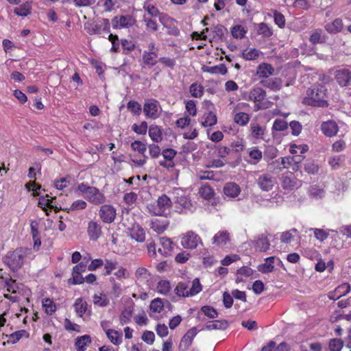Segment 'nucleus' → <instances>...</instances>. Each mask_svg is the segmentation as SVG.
Wrapping results in <instances>:
<instances>
[{
    "instance_id": "47",
    "label": "nucleus",
    "mask_w": 351,
    "mask_h": 351,
    "mask_svg": "<svg viewBox=\"0 0 351 351\" xmlns=\"http://www.w3.org/2000/svg\"><path fill=\"white\" fill-rule=\"evenodd\" d=\"M257 33L263 37H270L273 34L272 29L265 23L258 24Z\"/></svg>"
},
{
    "instance_id": "38",
    "label": "nucleus",
    "mask_w": 351,
    "mask_h": 351,
    "mask_svg": "<svg viewBox=\"0 0 351 351\" xmlns=\"http://www.w3.org/2000/svg\"><path fill=\"white\" fill-rule=\"evenodd\" d=\"M199 194L204 199L209 200L213 197L215 191L210 186L204 184L199 188Z\"/></svg>"
},
{
    "instance_id": "52",
    "label": "nucleus",
    "mask_w": 351,
    "mask_h": 351,
    "mask_svg": "<svg viewBox=\"0 0 351 351\" xmlns=\"http://www.w3.org/2000/svg\"><path fill=\"white\" fill-rule=\"evenodd\" d=\"M84 29L86 32L90 34H100L101 32V25L95 23H86L84 25Z\"/></svg>"
},
{
    "instance_id": "2",
    "label": "nucleus",
    "mask_w": 351,
    "mask_h": 351,
    "mask_svg": "<svg viewBox=\"0 0 351 351\" xmlns=\"http://www.w3.org/2000/svg\"><path fill=\"white\" fill-rule=\"evenodd\" d=\"M173 202L166 194L158 196L157 199L147 205L148 213L154 216L167 217L171 213Z\"/></svg>"
},
{
    "instance_id": "39",
    "label": "nucleus",
    "mask_w": 351,
    "mask_h": 351,
    "mask_svg": "<svg viewBox=\"0 0 351 351\" xmlns=\"http://www.w3.org/2000/svg\"><path fill=\"white\" fill-rule=\"evenodd\" d=\"M322 30L320 29H317L312 32L309 38L310 42L313 45L324 43L326 41V37L324 35H322Z\"/></svg>"
},
{
    "instance_id": "53",
    "label": "nucleus",
    "mask_w": 351,
    "mask_h": 351,
    "mask_svg": "<svg viewBox=\"0 0 351 351\" xmlns=\"http://www.w3.org/2000/svg\"><path fill=\"white\" fill-rule=\"evenodd\" d=\"M82 274V273L73 270L72 278L69 279V283L73 285H80L85 282L84 277H83Z\"/></svg>"
},
{
    "instance_id": "43",
    "label": "nucleus",
    "mask_w": 351,
    "mask_h": 351,
    "mask_svg": "<svg viewBox=\"0 0 351 351\" xmlns=\"http://www.w3.org/2000/svg\"><path fill=\"white\" fill-rule=\"evenodd\" d=\"M217 123V117L212 112H209L204 114V121H201V124L203 127H211Z\"/></svg>"
},
{
    "instance_id": "20",
    "label": "nucleus",
    "mask_w": 351,
    "mask_h": 351,
    "mask_svg": "<svg viewBox=\"0 0 351 351\" xmlns=\"http://www.w3.org/2000/svg\"><path fill=\"white\" fill-rule=\"evenodd\" d=\"M130 237L138 243L145 241V230L140 225H133L129 230Z\"/></svg>"
},
{
    "instance_id": "27",
    "label": "nucleus",
    "mask_w": 351,
    "mask_h": 351,
    "mask_svg": "<svg viewBox=\"0 0 351 351\" xmlns=\"http://www.w3.org/2000/svg\"><path fill=\"white\" fill-rule=\"evenodd\" d=\"M297 180V178L293 173L289 176H284L282 178V187L284 189L292 190L296 186Z\"/></svg>"
},
{
    "instance_id": "42",
    "label": "nucleus",
    "mask_w": 351,
    "mask_h": 351,
    "mask_svg": "<svg viewBox=\"0 0 351 351\" xmlns=\"http://www.w3.org/2000/svg\"><path fill=\"white\" fill-rule=\"evenodd\" d=\"M276 163L279 165V170L281 171L283 169H291L293 167V159L291 156L282 157L278 160H276Z\"/></svg>"
},
{
    "instance_id": "10",
    "label": "nucleus",
    "mask_w": 351,
    "mask_h": 351,
    "mask_svg": "<svg viewBox=\"0 0 351 351\" xmlns=\"http://www.w3.org/2000/svg\"><path fill=\"white\" fill-rule=\"evenodd\" d=\"M143 9L148 14V18H156L158 17L160 22L165 26V24L170 19L162 12H160L157 7L149 3H145L143 5Z\"/></svg>"
},
{
    "instance_id": "23",
    "label": "nucleus",
    "mask_w": 351,
    "mask_h": 351,
    "mask_svg": "<svg viewBox=\"0 0 351 351\" xmlns=\"http://www.w3.org/2000/svg\"><path fill=\"white\" fill-rule=\"evenodd\" d=\"M343 27V23L342 19L337 18L333 21L326 23L324 28L328 33L336 34L341 32Z\"/></svg>"
},
{
    "instance_id": "41",
    "label": "nucleus",
    "mask_w": 351,
    "mask_h": 351,
    "mask_svg": "<svg viewBox=\"0 0 351 351\" xmlns=\"http://www.w3.org/2000/svg\"><path fill=\"white\" fill-rule=\"evenodd\" d=\"M87 303L82 298H77L74 304L76 313L79 317H82L87 311Z\"/></svg>"
},
{
    "instance_id": "6",
    "label": "nucleus",
    "mask_w": 351,
    "mask_h": 351,
    "mask_svg": "<svg viewBox=\"0 0 351 351\" xmlns=\"http://www.w3.org/2000/svg\"><path fill=\"white\" fill-rule=\"evenodd\" d=\"M158 49L156 47L155 43H150L148 45V50L144 51L143 53L142 60L143 63L149 67L155 66L158 62Z\"/></svg>"
},
{
    "instance_id": "49",
    "label": "nucleus",
    "mask_w": 351,
    "mask_h": 351,
    "mask_svg": "<svg viewBox=\"0 0 351 351\" xmlns=\"http://www.w3.org/2000/svg\"><path fill=\"white\" fill-rule=\"evenodd\" d=\"M23 336L29 337V333L25 330H21L8 335V343H16Z\"/></svg>"
},
{
    "instance_id": "8",
    "label": "nucleus",
    "mask_w": 351,
    "mask_h": 351,
    "mask_svg": "<svg viewBox=\"0 0 351 351\" xmlns=\"http://www.w3.org/2000/svg\"><path fill=\"white\" fill-rule=\"evenodd\" d=\"M265 128L256 119H253L249 126V138L257 141L263 139Z\"/></svg>"
},
{
    "instance_id": "14",
    "label": "nucleus",
    "mask_w": 351,
    "mask_h": 351,
    "mask_svg": "<svg viewBox=\"0 0 351 351\" xmlns=\"http://www.w3.org/2000/svg\"><path fill=\"white\" fill-rule=\"evenodd\" d=\"M136 281L142 284L152 283L153 275L151 272L144 267H138L134 273Z\"/></svg>"
},
{
    "instance_id": "18",
    "label": "nucleus",
    "mask_w": 351,
    "mask_h": 351,
    "mask_svg": "<svg viewBox=\"0 0 351 351\" xmlns=\"http://www.w3.org/2000/svg\"><path fill=\"white\" fill-rule=\"evenodd\" d=\"M202 287H175L174 292L179 297L193 296L202 291Z\"/></svg>"
},
{
    "instance_id": "17",
    "label": "nucleus",
    "mask_w": 351,
    "mask_h": 351,
    "mask_svg": "<svg viewBox=\"0 0 351 351\" xmlns=\"http://www.w3.org/2000/svg\"><path fill=\"white\" fill-rule=\"evenodd\" d=\"M257 184L263 191H269L273 189L275 179L270 174L264 173L258 177Z\"/></svg>"
},
{
    "instance_id": "60",
    "label": "nucleus",
    "mask_w": 351,
    "mask_h": 351,
    "mask_svg": "<svg viewBox=\"0 0 351 351\" xmlns=\"http://www.w3.org/2000/svg\"><path fill=\"white\" fill-rule=\"evenodd\" d=\"M106 335L110 341L114 345H119L121 343V337L119 336L117 331L109 329L106 330Z\"/></svg>"
},
{
    "instance_id": "9",
    "label": "nucleus",
    "mask_w": 351,
    "mask_h": 351,
    "mask_svg": "<svg viewBox=\"0 0 351 351\" xmlns=\"http://www.w3.org/2000/svg\"><path fill=\"white\" fill-rule=\"evenodd\" d=\"M199 242L201 238L193 231H188L181 239V245L186 249H195Z\"/></svg>"
},
{
    "instance_id": "29",
    "label": "nucleus",
    "mask_w": 351,
    "mask_h": 351,
    "mask_svg": "<svg viewBox=\"0 0 351 351\" xmlns=\"http://www.w3.org/2000/svg\"><path fill=\"white\" fill-rule=\"evenodd\" d=\"M254 247L256 250L259 252H266L269 249L270 243L267 237L262 234L255 241Z\"/></svg>"
},
{
    "instance_id": "44",
    "label": "nucleus",
    "mask_w": 351,
    "mask_h": 351,
    "mask_svg": "<svg viewBox=\"0 0 351 351\" xmlns=\"http://www.w3.org/2000/svg\"><path fill=\"white\" fill-rule=\"evenodd\" d=\"M185 109L184 115L195 117L197 114L196 101L194 100L186 101Z\"/></svg>"
},
{
    "instance_id": "35",
    "label": "nucleus",
    "mask_w": 351,
    "mask_h": 351,
    "mask_svg": "<svg viewBox=\"0 0 351 351\" xmlns=\"http://www.w3.org/2000/svg\"><path fill=\"white\" fill-rule=\"evenodd\" d=\"M32 5L26 2L14 9V13L19 16H27L31 13Z\"/></svg>"
},
{
    "instance_id": "58",
    "label": "nucleus",
    "mask_w": 351,
    "mask_h": 351,
    "mask_svg": "<svg viewBox=\"0 0 351 351\" xmlns=\"http://www.w3.org/2000/svg\"><path fill=\"white\" fill-rule=\"evenodd\" d=\"M232 35L236 38H243L245 37L246 31L242 25H235L232 28Z\"/></svg>"
},
{
    "instance_id": "15",
    "label": "nucleus",
    "mask_w": 351,
    "mask_h": 351,
    "mask_svg": "<svg viewBox=\"0 0 351 351\" xmlns=\"http://www.w3.org/2000/svg\"><path fill=\"white\" fill-rule=\"evenodd\" d=\"M84 197L91 204L99 205L104 203L106 200L104 195L99 191L96 187L90 189V191L87 195H84Z\"/></svg>"
},
{
    "instance_id": "3",
    "label": "nucleus",
    "mask_w": 351,
    "mask_h": 351,
    "mask_svg": "<svg viewBox=\"0 0 351 351\" xmlns=\"http://www.w3.org/2000/svg\"><path fill=\"white\" fill-rule=\"evenodd\" d=\"M31 252V249L18 247L8 252L3 258V261L12 271H17L24 265L25 258Z\"/></svg>"
},
{
    "instance_id": "19",
    "label": "nucleus",
    "mask_w": 351,
    "mask_h": 351,
    "mask_svg": "<svg viewBox=\"0 0 351 351\" xmlns=\"http://www.w3.org/2000/svg\"><path fill=\"white\" fill-rule=\"evenodd\" d=\"M321 130L325 136L332 137L337 134L339 127L335 121H328L322 123Z\"/></svg>"
},
{
    "instance_id": "55",
    "label": "nucleus",
    "mask_w": 351,
    "mask_h": 351,
    "mask_svg": "<svg viewBox=\"0 0 351 351\" xmlns=\"http://www.w3.org/2000/svg\"><path fill=\"white\" fill-rule=\"evenodd\" d=\"M259 53L260 51L256 49H250L248 51H243L242 57L246 60H254L258 57Z\"/></svg>"
},
{
    "instance_id": "13",
    "label": "nucleus",
    "mask_w": 351,
    "mask_h": 351,
    "mask_svg": "<svg viewBox=\"0 0 351 351\" xmlns=\"http://www.w3.org/2000/svg\"><path fill=\"white\" fill-rule=\"evenodd\" d=\"M157 103L156 99H152L144 104L143 112L147 119H156L159 117Z\"/></svg>"
},
{
    "instance_id": "46",
    "label": "nucleus",
    "mask_w": 351,
    "mask_h": 351,
    "mask_svg": "<svg viewBox=\"0 0 351 351\" xmlns=\"http://www.w3.org/2000/svg\"><path fill=\"white\" fill-rule=\"evenodd\" d=\"M274 257H269L265 259V263L258 265V269L259 271L262 273H269L271 272L274 268Z\"/></svg>"
},
{
    "instance_id": "34",
    "label": "nucleus",
    "mask_w": 351,
    "mask_h": 351,
    "mask_svg": "<svg viewBox=\"0 0 351 351\" xmlns=\"http://www.w3.org/2000/svg\"><path fill=\"white\" fill-rule=\"evenodd\" d=\"M197 335V329L196 328H192L189 329L186 333L182 338L180 341V346L182 345L184 346L186 348H189L191 344L193 338Z\"/></svg>"
},
{
    "instance_id": "31",
    "label": "nucleus",
    "mask_w": 351,
    "mask_h": 351,
    "mask_svg": "<svg viewBox=\"0 0 351 351\" xmlns=\"http://www.w3.org/2000/svg\"><path fill=\"white\" fill-rule=\"evenodd\" d=\"M149 136L154 142H160L162 140L161 128L156 125H151L149 128Z\"/></svg>"
},
{
    "instance_id": "1",
    "label": "nucleus",
    "mask_w": 351,
    "mask_h": 351,
    "mask_svg": "<svg viewBox=\"0 0 351 351\" xmlns=\"http://www.w3.org/2000/svg\"><path fill=\"white\" fill-rule=\"evenodd\" d=\"M328 90L324 85L313 84L306 90L302 104L316 108H326L329 103L327 100Z\"/></svg>"
},
{
    "instance_id": "24",
    "label": "nucleus",
    "mask_w": 351,
    "mask_h": 351,
    "mask_svg": "<svg viewBox=\"0 0 351 351\" xmlns=\"http://www.w3.org/2000/svg\"><path fill=\"white\" fill-rule=\"evenodd\" d=\"M223 193L226 196L234 198L241 193L240 186L234 182H229L226 184L223 187Z\"/></svg>"
},
{
    "instance_id": "37",
    "label": "nucleus",
    "mask_w": 351,
    "mask_h": 351,
    "mask_svg": "<svg viewBox=\"0 0 351 351\" xmlns=\"http://www.w3.org/2000/svg\"><path fill=\"white\" fill-rule=\"evenodd\" d=\"M249 157L251 160L250 163L256 165L261 160L263 153L258 147H253L249 151Z\"/></svg>"
},
{
    "instance_id": "48",
    "label": "nucleus",
    "mask_w": 351,
    "mask_h": 351,
    "mask_svg": "<svg viewBox=\"0 0 351 351\" xmlns=\"http://www.w3.org/2000/svg\"><path fill=\"white\" fill-rule=\"evenodd\" d=\"M143 21L145 23L147 30L154 32L158 30V23L154 19L148 18L146 15H144Z\"/></svg>"
},
{
    "instance_id": "11",
    "label": "nucleus",
    "mask_w": 351,
    "mask_h": 351,
    "mask_svg": "<svg viewBox=\"0 0 351 351\" xmlns=\"http://www.w3.org/2000/svg\"><path fill=\"white\" fill-rule=\"evenodd\" d=\"M102 228L100 222L91 220L88 223L87 234L90 241H97L102 236Z\"/></svg>"
},
{
    "instance_id": "64",
    "label": "nucleus",
    "mask_w": 351,
    "mask_h": 351,
    "mask_svg": "<svg viewBox=\"0 0 351 351\" xmlns=\"http://www.w3.org/2000/svg\"><path fill=\"white\" fill-rule=\"evenodd\" d=\"M343 346V341L339 339H332L329 342V348L331 351H341Z\"/></svg>"
},
{
    "instance_id": "36",
    "label": "nucleus",
    "mask_w": 351,
    "mask_h": 351,
    "mask_svg": "<svg viewBox=\"0 0 351 351\" xmlns=\"http://www.w3.org/2000/svg\"><path fill=\"white\" fill-rule=\"evenodd\" d=\"M91 342L90 337L88 335L77 337L75 340L77 351H84L86 346Z\"/></svg>"
},
{
    "instance_id": "30",
    "label": "nucleus",
    "mask_w": 351,
    "mask_h": 351,
    "mask_svg": "<svg viewBox=\"0 0 351 351\" xmlns=\"http://www.w3.org/2000/svg\"><path fill=\"white\" fill-rule=\"evenodd\" d=\"M230 241V234L227 231H219L213 238V243L217 245H226Z\"/></svg>"
},
{
    "instance_id": "5",
    "label": "nucleus",
    "mask_w": 351,
    "mask_h": 351,
    "mask_svg": "<svg viewBox=\"0 0 351 351\" xmlns=\"http://www.w3.org/2000/svg\"><path fill=\"white\" fill-rule=\"evenodd\" d=\"M174 211L178 214H188L194 212L196 209L195 205L189 197L185 195L176 197L173 203Z\"/></svg>"
},
{
    "instance_id": "33",
    "label": "nucleus",
    "mask_w": 351,
    "mask_h": 351,
    "mask_svg": "<svg viewBox=\"0 0 351 351\" xmlns=\"http://www.w3.org/2000/svg\"><path fill=\"white\" fill-rule=\"evenodd\" d=\"M233 120L236 124L240 126H245L250 120V114L243 112H239L234 114Z\"/></svg>"
},
{
    "instance_id": "56",
    "label": "nucleus",
    "mask_w": 351,
    "mask_h": 351,
    "mask_svg": "<svg viewBox=\"0 0 351 351\" xmlns=\"http://www.w3.org/2000/svg\"><path fill=\"white\" fill-rule=\"evenodd\" d=\"M293 233H298V230L295 228H293L289 231L282 232L280 235L281 241L285 243H290L294 237Z\"/></svg>"
},
{
    "instance_id": "57",
    "label": "nucleus",
    "mask_w": 351,
    "mask_h": 351,
    "mask_svg": "<svg viewBox=\"0 0 351 351\" xmlns=\"http://www.w3.org/2000/svg\"><path fill=\"white\" fill-rule=\"evenodd\" d=\"M43 306L45 309L46 313L52 315L56 311V305L49 298H45L43 300Z\"/></svg>"
},
{
    "instance_id": "63",
    "label": "nucleus",
    "mask_w": 351,
    "mask_h": 351,
    "mask_svg": "<svg viewBox=\"0 0 351 351\" xmlns=\"http://www.w3.org/2000/svg\"><path fill=\"white\" fill-rule=\"evenodd\" d=\"M86 206L87 204L85 201L82 199H77L72 203L68 210L69 211L84 210L86 208Z\"/></svg>"
},
{
    "instance_id": "7",
    "label": "nucleus",
    "mask_w": 351,
    "mask_h": 351,
    "mask_svg": "<svg viewBox=\"0 0 351 351\" xmlns=\"http://www.w3.org/2000/svg\"><path fill=\"white\" fill-rule=\"evenodd\" d=\"M99 216L104 223H111L116 218L117 210L112 205L104 204L100 207Z\"/></svg>"
},
{
    "instance_id": "51",
    "label": "nucleus",
    "mask_w": 351,
    "mask_h": 351,
    "mask_svg": "<svg viewBox=\"0 0 351 351\" xmlns=\"http://www.w3.org/2000/svg\"><path fill=\"white\" fill-rule=\"evenodd\" d=\"M127 108L134 115H139L142 111L141 104L134 100H130L127 104Z\"/></svg>"
},
{
    "instance_id": "32",
    "label": "nucleus",
    "mask_w": 351,
    "mask_h": 351,
    "mask_svg": "<svg viewBox=\"0 0 351 351\" xmlns=\"http://www.w3.org/2000/svg\"><path fill=\"white\" fill-rule=\"evenodd\" d=\"M228 323L226 320H214L206 323L205 328L207 330H225Z\"/></svg>"
},
{
    "instance_id": "4",
    "label": "nucleus",
    "mask_w": 351,
    "mask_h": 351,
    "mask_svg": "<svg viewBox=\"0 0 351 351\" xmlns=\"http://www.w3.org/2000/svg\"><path fill=\"white\" fill-rule=\"evenodd\" d=\"M266 91L261 87H254L248 95V100L254 103L255 110L271 108L274 103L266 98Z\"/></svg>"
},
{
    "instance_id": "25",
    "label": "nucleus",
    "mask_w": 351,
    "mask_h": 351,
    "mask_svg": "<svg viewBox=\"0 0 351 351\" xmlns=\"http://www.w3.org/2000/svg\"><path fill=\"white\" fill-rule=\"evenodd\" d=\"M160 244L162 248H158V253L165 256L170 255V252L173 248L171 240L167 237H162L160 239Z\"/></svg>"
},
{
    "instance_id": "26",
    "label": "nucleus",
    "mask_w": 351,
    "mask_h": 351,
    "mask_svg": "<svg viewBox=\"0 0 351 351\" xmlns=\"http://www.w3.org/2000/svg\"><path fill=\"white\" fill-rule=\"evenodd\" d=\"M169 225V221L167 219L160 220L154 219L151 221V228L158 234L164 232Z\"/></svg>"
},
{
    "instance_id": "28",
    "label": "nucleus",
    "mask_w": 351,
    "mask_h": 351,
    "mask_svg": "<svg viewBox=\"0 0 351 351\" xmlns=\"http://www.w3.org/2000/svg\"><path fill=\"white\" fill-rule=\"evenodd\" d=\"M254 271L249 267L243 266L239 269L237 271V279L236 282L239 283L241 282H245L243 278H250L252 279L251 276L253 275Z\"/></svg>"
},
{
    "instance_id": "62",
    "label": "nucleus",
    "mask_w": 351,
    "mask_h": 351,
    "mask_svg": "<svg viewBox=\"0 0 351 351\" xmlns=\"http://www.w3.org/2000/svg\"><path fill=\"white\" fill-rule=\"evenodd\" d=\"M132 130L138 134H141V135H144L146 134L147 131V123L146 121H143L141 123L140 125H137V124H134L132 125Z\"/></svg>"
},
{
    "instance_id": "40",
    "label": "nucleus",
    "mask_w": 351,
    "mask_h": 351,
    "mask_svg": "<svg viewBox=\"0 0 351 351\" xmlns=\"http://www.w3.org/2000/svg\"><path fill=\"white\" fill-rule=\"evenodd\" d=\"M204 71L210 74L225 75L228 72V69L224 64H219V65L213 66H206L204 69Z\"/></svg>"
},
{
    "instance_id": "54",
    "label": "nucleus",
    "mask_w": 351,
    "mask_h": 351,
    "mask_svg": "<svg viewBox=\"0 0 351 351\" xmlns=\"http://www.w3.org/2000/svg\"><path fill=\"white\" fill-rule=\"evenodd\" d=\"M121 43L123 49V53L125 54H129L135 49V44L130 40L122 39Z\"/></svg>"
},
{
    "instance_id": "16",
    "label": "nucleus",
    "mask_w": 351,
    "mask_h": 351,
    "mask_svg": "<svg viewBox=\"0 0 351 351\" xmlns=\"http://www.w3.org/2000/svg\"><path fill=\"white\" fill-rule=\"evenodd\" d=\"M335 78L341 86H346L351 82V71L345 68L339 69L336 71Z\"/></svg>"
},
{
    "instance_id": "50",
    "label": "nucleus",
    "mask_w": 351,
    "mask_h": 351,
    "mask_svg": "<svg viewBox=\"0 0 351 351\" xmlns=\"http://www.w3.org/2000/svg\"><path fill=\"white\" fill-rule=\"evenodd\" d=\"M131 148L133 151L137 152L139 154L143 155L145 158H147V156L145 155V153L147 150V145L145 143L141 141H134L131 143Z\"/></svg>"
},
{
    "instance_id": "59",
    "label": "nucleus",
    "mask_w": 351,
    "mask_h": 351,
    "mask_svg": "<svg viewBox=\"0 0 351 351\" xmlns=\"http://www.w3.org/2000/svg\"><path fill=\"white\" fill-rule=\"evenodd\" d=\"M201 312L208 317L213 319L218 317V313L216 309L210 306H204L201 308Z\"/></svg>"
},
{
    "instance_id": "21",
    "label": "nucleus",
    "mask_w": 351,
    "mask_h": 351,
    "mask_svg": "<svg viewBox=\"0 0 351 351\" xmlns=\"http://www.w3.org/2000/svg\"><path fill=\"white\" fill-rule=\"evenodd\" d=\"M274 68L269 63L263 62L256 69V75L259 78H268L274 73Z\"/></svg>"
},
{
    "instance_id": "22",
    "label": "nucleus",
    "mask_w": 351,
    "mask_h": 351,
    "mask_svg": "<svg viewBox=\"0 0 351 351\" xmlns=\"http://www.w3.org/2000/svg\"><path fill=\"white\" fill-rule=\"evenodd\" d=\"M261 84L273 91L280 90L282 86V80L280 77H274L261 81Z\"/></svg>"
},
{
    "instance_id": "12",
    "label": "nucleus",
    "mask_w": 351,
    "mask_h": 351,
    "mask_svg": "<svg viewBox=\"0 0 351 351\" xmlns=\"http://www.w3.org/2000/svg\"><path fill=\"white\" fill-rule=\"evenodd\" d=\"M136 20L130 15L114 16L112 20L114 28H128L135 24Z\"/></svg>"
},
{
    "instance_id": "61",
    "label": "nucleus",
    "mask_w": 351,
    "mask_h": 351,
    "mask_svg": "<svg viewBox=\"0 0 351 351\" xmlns=\"http://www.w3.org/2000/svg\"><path fill=\"white\" fill-rule=\"evenodd\" d=\"M288 128V124L286 121L283 119H276L273 123L272 130L278 132L285 131Z\"/></svg>"
},
{
    "instance_id": "45",
    "label": "nucleus",
    "mask_w": 351,
    "mask_h": 351,
    "mask_svg": "<svg viewBox=\"0 0 351 351\" xmlns=\"http://www.w3.org/2000/svg\"><path fill=\"white\" fill-rule=\"evenodd\" d=\"M189 92L192 97L200 98L204 94V87L198 83H193L189 87Z\"/></svg>"
}]
</instances>
